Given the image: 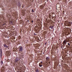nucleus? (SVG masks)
Returning <instances> with one entry per match:
<instances>
[{
	"mask_svg": "<svg viewBox=\"0 0 72 72\" xmlns=\"http://www.w3.org/2000/svg\"><path fill=\"white\" fill-rule=\"evenodd\" d=\"M33 21H32V23H33Z\"/></svg>",
	"mask_w": 72,
	"mask_h": 72,
	"instance_id": "6ab92c4d",
	"label": "nucleus"
},
{
	"mask_svg": "<svg viewBox=\"0 0 72 72\" xmlns=\"http://www.w3.org/2000/svg\"><path fill=\"white\" fill-rule=\"evenodd\" d=\"M46 60H49V57H47L46 58Z\"/></svg>",
	"mask_w": 72,
	"mask_h": 72,
	"instance_id": "423d86ee",
	"label": "nucleus"
},
{
	"mask_svg": "<svg viewBox=\"0 0 72 72\" xmlns=\"http://www.w3.org/2000/svg\"><path fill=\"white\" fill-rule=\"evenodd\" d=\"M17 72H22L21 71L20 72V71H18Z\"/></svg>",
	"mask_w": 72,
	"mask_h": 72,
	"instance_id": "5701e85b",
	"label": "nucleus"
},
{
	"mask_svg": "<svg viewBox=\"0 0 72 72\" xmlns=\"http://www.w3.org/2000/svg\"><path fill=\"white\" fill-rule=\"evenodd\" d=\"M23 51V47H21L20 48V51Z\"/></svg>",
	"mask_w": 72,
	"mask_h": 72,
	"instance_id": "7ed1b4c3",
	"label": "nucleus"
},
{
	"mask_svg": "<svg viewBox=\"0 0 72 72\" xmlns=\"http://www.w3.org/2000/svg\"><path fill=\"white\" fill-rule=\"evenodd\" d=\"M1 53H2V51H1Z\"/></svg>",
	"mask_w": 72,
	"mask_h": 72,
	"instance_id": "4468645a",
	"label": "nucleus"
},
{
	"mask_svg": "<svg viewBox=\"0 0 72 72\" xmlns=\"http://www.w3.org/2000/svg\"><path fill=\"white\" fill-rule=\"evenodd\" d=\"M68 45H69V46L70 45V44H69V43H68Z\"/></svg>",
	"mask_w": 72,
	"mask_h": 72,
	"instance_id": "2eb2a0df",
	"label": "nucleus"
},
{
	"mask_svg": "<svg viewBox=\"0 0 72 72\" xmlns=\"http://www.w3.org/2000/svg\"><path fill=\"white\" fill-rule=\"evenodd\" d=\"M48 64H50V62H49Z\"/></svg>",
	"mask_w": 72,
	"mask_h": 72,
	"instance_id": "a211bd4d",
	"label": "nucleus"
},
{
	"mask_svg": "<svg viewBox=\"0 0 72 72\" xmlns=\"http://www.w3.org/2000/svg\"><path fill=\"white\" fill-rule=\"evenodd\" d=\"M4 47H5V48H8V46H6V44L4 45Z\"/></svg>",
	"mask_w": 72,
	"mask_h": 72,
	"instance_id": "0eeeda50",
	"label": "nucleus"
},
{
	"mask_svg": "<svg viewBox=\"0 0 72 72\" xmlns=\"http://www.w3.org/2000/svg\"><path fill=\"white\" fill-rule=\"evenodd\" d=\"M32 12L33 13V12H34V11L33 10V9L32 10Z\"/></svg>",
	"mask_w": 72,
	"mask_h": 72,
	"instance_id": "ddd939ff",
	"label": "nucleus"
},
{
	"mask_svg": "<svg viewBox=\"0 0 72 72\" xmlns=\"http://www.w3.org/2000/svg\"><path fill=\"white\" fill-rule=\"evenodd\" d=\"M20 60V58H16V60L15 61V62H17L18 61H19Z\"/></svg>",
	"mask_w": 72,
	"mask_h": 72,
	"instance_id": "f03ea898",
	"label": "nucleus"
},
{
	"mask_svg": "<svg viewBox=\"0 0 72 72\" xmlns=\"http://www.w3.org/2000/svg\"><path fill=\"white\" fill-rule=\"evenodd\" d=\"M67 40H65L64 41L62 42V44L64 46H65V45L67 44Z\"/></svg>",
	"mask_w": 72,
	"mask_h": 72,
	"instance_id": "f257e3e1",
	"label": "nucleus"
},
{
	"mask_svg": "<svg viewBox=\"0 0 72 72\" xmlns=\"http://www.w3.org/2000/svg\"><path fill=\"white\" fill-rule=\"evenodd\" d=\"M8 53H9V51H6V54H7V55H8Z\"/></svg>",
	"mask_w": 72,
	"mask_h": 72,
	"instance_id": "6e6552de",
	"label": "nucleus"
},
{
	"mask_svg": "<svg viewBox=\"0 0 72 72\" xmlns=\"http://www.w3.org/2000/svg\"><path fill=\"white\" fill-rule=\"evenodd\" d=\"M6 24H3V26H5V25H6Z\"/></svg>",
	"mask_w": 72,
	"mask_h": 72,
	"instance_id": "dca6fc26",
	"label": "nucleus"
},
{
	"mask_svg": "<svg viewBox=\"0 0 72 72\" xmlns=\"http://www.w3.org/2000/svg\"><path fill=\"white\" fill-rule=\"evenodd\" d=\"M36 72H39V69H37L36 70Z\"/></svg>",
	"mask_w": 72,
	"mask_h": 72,
	"instance_id": "9b49d317",
	"label": "nucleus"
},
{
	"mask_svg": "<svg viewBox=\"0 0 72 72\" xmlns=\"http://www.w3.org/2000/svg\"><path fill=\"white\" fill-rule=\"evenodd\" d=\"M43 54H44V52H43Z\"/></svg>",
	"mask_w": 72,
	"mask_h": 72,
	"instance_id": "4be33fe9",
	"label": "nucleus"
},
{
	"mask_svg": "<svg viewBox=\"0 0 72 72\" xmlns=\"http://www.w3.org/2000/svg\"><path fill=\"white\" fill-rule=\"evenodd\" d=\"M11 54V53H10V51H9L8 55H10Z\"/></svg>",
	"mask_w": 72,
	"mask_h": 72,
	"instance_id": "1a4fd4ad",
	"label": "nucleus"
},
{
	"mask_svg": "<svg viewBox=\"0 0 72 72\" xmlns=\"http://www.w3.org/2000/svg\"><path fill=\"white\" fill-rule=\"evenodd\" d=\"M46 44H47V42H46V43H45V45H46Z\"/></svg>",
	"mask_w": 72,
	"mask_h": 72,
	"instance_id": "f3484780",
	"label": "nucleus"
},
{
	"mask_svg": "<svg viewBox=\"0 0 72 72\" xmlns=\"http://www.w3.org/2000/svg\"><path fill=\"white\" fill-rule=\"evenodd\" d=\"M1 64H3V61H1Z\"/></svg>",
	"mask_w": 72,
	"mask_h": 72,
	"instance_id": "f8f14e48",
	"label": "nucleus"
},
{
	"mask_svg": "<svg viewBox=\"0 0 72 72\" xmlns=\"http://www.w3.org/2000/svg\"><path fill=\"white\" fill-rule=\"evenodd\" d=\"M47 64H48L49 65V64L48 63H47Z\"/></svg>",
	"mask_w": 72,
	"mask_h": 72,
	"instance_id": "412c9836",
	"label": "nucleus"
},
{
	"mask_svg": "<svg viewBox=\"0 0 72 72\" xmlns=\"http://www.w3.org/2000/svg\"><path fill=\"white\" fill-rule=\"evenodd\" d=\"M53 27L54 26H50L49 27V28H51V29H53Z\"/></svg>",
	"mask_w": 72,
	"mask_h": 72,
	"instance_id": "20e7f679",
	"label": "nucleus"
},
{
	"mask_svg": "<svg viewBox=\"0 0 72 72\" xmlns=\"http://www.w3.org/2000/svg\"><path fill=\"white\" fill-rule=\"evenodd\" d=\"M39 65L40 67H42V64L41 63H40L39 64Z\"/></svg>",
	"mask_w": 72,
	"mask_h": 72,
	"instance_id": "39448f33",
	"label": "nucleus"
},
{
	"mask_svg": "<svg viewBox=\"0 0 72 72\" xmlns=\"http://www.w3.org/2000/svg\"><path fill=\"white\" fill-rule=\"evenodd\" d=\"M69 26H71V22H69Z\"/></svg>",
	"mask_w": 72,
	"mask_h": 72,
	"instance_id": "9d476101",
	"label": "nucleus"
},
{
	"mask_svg": "<svg viewBox=\"0 0 72 72\" xmlns=\"http://www.w3.org/2000/svg\"><path fill=\"white\" fill-rule=\"evenodd\" d=\"M42 62H41L40 63H42Z\"/></svg>",
	"mask_w": 72,
	"mask_h": 72,
	"instance_id": "aec40b11",
	"label": "nucleus"
},
{
	"mask_svg": "<svg viewBox=\"0 0 72 72\" xmlns=\"http://www.w3.org/2000/svg\"><path fill=\"white\" fill-rule=\"evenodd\" d=\"M34 35H36L35 34H34Z\"/></svg>",
	"mask_w": 72,
	"mask_h": 72,
	"instance_id": "b1692460",
	"label": "nucleus"
}]
</instances>
